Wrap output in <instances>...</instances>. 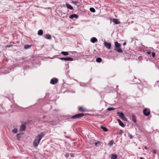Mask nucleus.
<instances>
[{
    "label": "nucleus",
    "mask_w": 159,
    "mask_h": 159,
    "mask_svg": "<svg viewBox=\"0 0 159 159\" xmlns=\"http://www.w3.org/2000/svg\"><path fill=\"white\" fill-rule=\"evenodd\" d=\"M45 134V133L42 132L38 135L33 142V144L34 146L37 147L38 146L41 140Z\"/></svg>",
    "instance_id": "nucleus-1"
},
{
    "label": "nucleus",
    "mask_w": 159,
    "mask_h": 159,
    "mask_svg": "<svg viewBox=\"0 0 159 159\" xmlns=\"http://www.w3.org/2000/svg\"><path fill=\"white\" fill-rule=\"evenodd\" d=\"M84 116V113H79L76 114L72 117L73 119L78 118L82 117Z\"/></svg>",
    "instance_id": "nucleus-2"
},
{
    "label": "nucleus",
    "mask_w": 159,
    "mask_h": 159,
    "mask_svg": "<svg viewBox=\"0 0 159 159\" xmlns=\"http://www.w3.org/2000/svg\"><path fill=\"white\" fill-rule=\"evenodd\" d=\"M60 59L62 60H64L65 61H72L73 60V58L70 57H61L60 58Z\"/></svg>",
    "instance_id": "nucleus-3"
},
{
    "label": "nucleus",
    "mask_w": 159,
    "mask_h": 159,
    "mask_svg": "<svg viewBox=\"0 0 159 159\" xmlns=\"http://www.w3.org/2000/svg\"><path fill=\"white\" fill-rule=\"evenodd\" d=\"M104 46L108 49H110L111 48V43L107 42H105L104 43Z\"/></svg>",
    "instance_id": "nucleus-4"
},
{
    "label": "nucleus",
    "mask_w": 159,
    "mask_h": 159,
    "mask_svg": "<svg viewBox=\"0 0 159 159\" xmlns=\"http://www.w3.org/2000/svg\"><path fill=\"white\" fill-rule=\"evenodd\" d=\"M143 113L145 115L148 116L149 115L150 112L149 111H147V109H145L143 111Z\"/></svg>",
    "instance_id": "nucleus-5"
},
{
    "label": "nucleus",
    "mask_w": 159,
    "mask_h": 159,
    "mask_svg": "<svg viewBox=\"0 0 159 159\" xmlns=\"http://www.w3.org/2000/svg\"><path fill=\"white\" fill-rule=\"evenodd\" d=\"M57 78H55V79H52L50 82V83L52 84H54L56 83L57 81Z\"/></svg>",
    "instance_id": "nucleus-6"
},
{
    "label": "nucleus",
    "mask_w": 159,
    "mask_h": 159,
    "mask_svg": "<svg viewBox=\"0 0 159 159\" xmlns=\"http://www.w3.org/2000/svg\"><path fill=\"white\" fill-rule=\"evenodd\" d=\"M78 16L77 15L75 14L71 15L69 16V18L71 19H73L74 18H78Z\"/></svg>",
    "instance_id": "nucleus-7"
},
{
    "label": "nucleus",
    "mask_w": 159,
    "mask_h": 159,
    "mask_svg": "<svg viewBox=\"0 0 159 159\" xmlns=\"http://www.w3.org/2000/svg\"><path fill=\"white\" fill-rule=\"evenodd\" d=\"M113 23H115L116 24H119L120 23V21L119 20L117 19H113L112 20Z\"/></svg>",
    "instance_id": "nucleus-8"
},
{
    "label": "nucleus",
    "mask_w": 159,
    "mask_h": 159,
    "mask_svg": "<svg viewBox=\"0 0 159 159\" xmlns=\"http://www.w3.org/2000/svg\"><path fill=\"white\" fill-rule=\"evenodd\" d=\"M117 121L119 123V125L123 127H124L125 126V125L119 119H117Z\"/></svg>",
    "instance_id": "nucleus-9"
},
{
    "label": "nucleus",
    "mask_w": 159,
    "mask_h": 159,
    "mask_svg": "<svg viewBox=\"0 0 159 159\" xmlns=\"http://www.w3.org/2000/svg\"><path fill=\"white\" fill-rule=\"evenodd\" d=\"M115 46L116 48H120L121 46V44L116 41L115 42Z\"/></svg>",
    "instance_id": "nucleus-10"
},
{
    "label": "nucleus",
    "mask_w": 159,
    "mask_h": 159,
    "mask_svg": "<svg viewBox=\"0 0 159 159\" xmlns=\"http://www.w3.org/2000/svg\"><path fill=\"white\" fill-rule=\"evenodd\" d=\"M26 128L25 126V125L22 124L21 125L20 128V131H24Z\"/></svg>",
    "instance_id": "nucleus-11"
},
{
    "label": "nucleus",
    "mask_w": 159,
    "mask_h": 159,
    "mask_svg": "<svg viewBox=\"0 0 159 159\" xmlns=\"http://www.w3.org/2000/svg\"><path fill=\"white\" fill-rule=\"evenodd\" d=\"M117 114L121 119L122 118L125 116L122 112H118L117 113Z\"/></svg>",
    "instance_id": "nucleus-12"
},
{
    "label": "nucleus",
    "mask_w": 159,
    "mask_h": 159,
    "mask_svg": "<svg viewBox=\"0 0 159 159\" xmlns=\"http://www.w3.org/2000/svg\"><path fill=\"white\" fill-rule=\"evenodd\" d=\"M91 41L92 43H94L98 41L97 39L95 37H92L91 40Z\"/></svg>",
    "instance_id": "nucleus-13"
},
{
    "label": "nucleus",
    "mask_w": 159,
    "mask_h": 159,
    "mask_svg": "<svg viewBox=\"0 0 159 159\" xmlns=\"http://www.w3.org/2000/svg\"><path fill=\"white\" fill-rule=\"evenodd\" d=\"M44 37L48 39H51V35L49 34H46V36H44Z\"/></svg>",
    "instance_id": "nucleus-14"
},
{
    "label": "nucleus",
    "mask_w": 159,
    "mask_h": 159,
    "mask_svg": "<svg viewBox=\"0 0 159 159\" xmlns=\"http://www.w3.org/2000/svg\"><path fill=\"white\" fill-rule=\"evenodd\" d=\"M115 50L117 51L118 52L121 53L123 52L122 49L120 48H115Z\"/></svg>",
    "instance_id": "nucleus-15"
},
{
    "label": "nucleus",
    "mask_w": 159,
    "mask_h": 159,
    "mask_svg": "<svg viewBox=\"0 0 159 159\" xmlns=\"http://www.w3.org/2000/svg\"><path fill=\"white\" fill-rule=\"evenodd\" d=\"M43 34V30H39L38 32V34L39 35H42Z\"/></svg>",
    "instance_id": "nucleus-16"
},
{
    "label": "nucleus",
    "mask_w": 159,
    "mask_h": 159,
    "mask_svg": "<svg viewBox=\"0 0 159 159\" xmlns=\"http://www.w3.org/2000/svg\"><path fill=\"white\" fill-rule=\"evenodd\" d=\"M100 127L101 128V129L104 131V132H107L108 131L107 129L105 127H103L102 126H100Z\"/></svg>",
    "instance_id": "nucleus-17"
},
{
    "label": "nucleus",
    "mask_w": 159,
    "mask_h": 159,
    "mask_svg": "<svg viewBox=\"0 0 159 159\" xmlns=\"http://www.w3.org/2000/svg\"><path fill=\"white\" fill-rule=\"evenodd\" d=\"M67 7L70 10H73V7L70 4H66Z\"/></svg>",
    "instance_id": "nucleus-18"
},
{
    "label": "nucleus",
    "mask_w": 159,
    "mask_h": 159,
    "mask_svg": "<svg viewBox=\"0 0 159 159\" xmlns=\"http://www.w3.org/2000/svg\"><path fill=\"white\" fill-rule=\"evenodd\" d=\"M117 157V156L116 154H113L111 157V159H116Z\"/></svg>",
    "instance_id": "nucleus-19"
},
{
    "label": "nucleus",
    "mask_w": 159,
    "mask_h": 159,
    "mask_svg": "<svg viewBox=\"0 0 159 159\" xmlns=\"http://www.w3.org/2000/svg\"><path fill=\"white\" fill-rule=\"evenodd\" d=\"M61 54L64 56H67L68 55V52H67L62 51L61 52Z\"/></svg>",
    "instance_id": "nucleus-20"
},
{
    "label": "nucleus",
    "mask_w": 159,
    "mask_h": 159,
    "mask_svg": "<svg viewBox=\"0 0 159 159\" xmlns=\"http://www.w3.org/2000/svg\"><path fill=\"white\" fill-rule=\"evenodd\" d=\"M96 61L98 62H100L102 61V59L100 57H98L96 59Z\"/></svg>",
    "instance_id": "nucleus-21"
},
{
    "label": "nucleus",
    "mask_w": 159,
    "mask_h": 159,
    "mask_svg": "<svg viewBox=\"0 0 159 159\" xmlns=\"http://www.w3.org/2000/svg\"><path fill=\"white\" fill-rule=\"evenodd\" d=\"M132 119L133 121L135 123L136 121V119L135 116L134 115H132Z\"/></svg>",
    "instance_id": "nucleus-22"
},
{
    "label": "nucleus",
    "mask_w": 159,
    "mask_h": 159,
    "mask_svg": "<svg viewBox=\"0 0 159 159\" xmlns=\"http://www.w3.org/2000/svg\"><path fill=\"white\" fill-rule=\"evenodd\" d=\"M78 109L79 111H82V112L85 111L84 109L82 107H79L78 108Z\"/></svg>",
    "instance_id": "nucleus-23"
},
{
    "label": "nucleus",
    "mask_w": 159,
    "mask_h": 159,
    "mask_svg": "<svg viewBox=\"0 0 159 159\" xmlns=\"http://www.w3.org/2000/svg\"><path fill=\"white\" fill-rule=\"evenodd\" d=\"M30 47L31 45H30L28 44L25 45L24 46V48L25 49H26L30 48Z\"/></svg>",
    "instance_id": "nucleus-24"
},
{
    "label": "nucleus",
    "mask_w": 159,
    "mask_h": 159,
    "mask_svg": "<svg viewBox=\"0 0 159 159\" xmlns=\"http://www.w3.org/2000/svg\"><path fill=\"white\" fill-rule=\"evenodd\" d=\"M89 9L90 11L92 12H94L95 11V10L93 8L91 7Z\"/></svg>",
    "instance_id": "nucleus-25"
},
{
    "label": "nucleus",
    "mask_w": 159,
    "mask_h": 159,
    "mask_svg": "<svg viewBox=\"0 0 159 159\" xmlns=\"http://www.w3.org/2000/svg\"><path fill=\"white\" fill-rule=\"evenodd\" d=\"M17 129L16 128H15L13 130H12V132L14 133H17Z\"/></svg>",
    "instance_id": "nucleus-26"
},
{
    "label": "nucleus",
    "mask_w": 159,
    "mask_h": 159,
    "mask_svg": "<svg viewBox=\"0 0 159 159\" xmlns=\"http://www.w3.org/2000/svg\"><path fill=\"white\" fill-rule=\"evenodd\" d=\"M113 141H111L109 142V143H108V145L110 146H111L113 144Z\"/></svg>",
    "instance_id": "nucleus-27"
},
{
    "label": "nucleus",
    "mask_w": 159,
    "mask_h": 159,
    "mask_svg": "<svg viewBox=\"0 0 159 159\" xmlns=\"http://www.w3.org/2000/svg\"><path fill=\"white\" fill-rule=\"evenodd\" d=\"M121 119L125 121H127V119L125 117V116Z\"/></svg>",
    "instance_id": "nucleus-28"
},
{
    "label": "nucleus",
    "mask_w": 159,
    "mask_h": 159,
    "mask_svg": "<svg viewBox=\"0 0 159 159\" xmlns=\"http://www.w3.org/2000/svg\"><path fill=\"white\" fill-rule=\"evenodd\" d=\"M115 109V108L112 107H109L108 108L107 110L108 111H111V110H113Z\"/></svg>",
    "instance_id": "nucleus-29"
},
{
    "label": "nucleus",
    "mask_w": 159,
    "mask_h": 159,
    "mask_svg": "<svg viewBox=\"0 0 159 159\" xmlns=\"http://www.w3.org/2000/svg\"><path fill=\"white\" fill-rule=\"evenodd\" d=\"M128 136L130 139H131L133 138V136L131 134H129Z\"/></svg>",
    "instance_id": "nucleus-30"
},
{
    "label": "nucleus",
    "mask_w": 159,
    "mask_h": 159,
    "mask_svg": "<svg viewBox=\"0 0 159 159\" xmlns=\"http://www.w3.org/2000/svg\"><path fill=\"white\" fill-rule=\"evenodd\" d=\"M78 2L77 1H73L72 2V3L73 4H76L77 3H78Z\"/></svg>",
    "instance_id": "nucleus-31"
},
{
    "label": "nucleus",
    "mask_w": 159,
    "mask_h": 159,
    "mask_svg": "<svg viewBox=\"0 0 159 159\" xmlns=\"http://www.w3.org/2000/svg\"><path fill=\"white\" fill-rule=\"evenodd\" d=\"M155 54L154 52H152V57H154L155 56Z\"/></svg>",
    "instance_id": "nucleus-32"
},
{
    "label": "nucleus",
    "mask_w": 159,
    "mask_h": 159,
    "mask_svg": "<svg viewBox=\"0 0 159 159\" xmlns=\"http://www.w3.org/2000/svg\"><path fill=\"white\" fill-rule=\"evenodd\" d=\"M147 53L148 54H150L151 53V52L150 51H148L147 52Z\"/></svg>",
    "instance_id": "nucleus-33"
},
{
    "label": "nucleus",
    "mask_w": 159,
    "mask_h": 159,
    "mask_svg": "<svg viewBox=\"0 0 159 159\" xmlns=\"http://www.w3.org/2000/svg\"><path fill=\"white\" fill-rule=\"evenodd\" d=\"M20 134H17L16 135V137L18 138H20Z\"/></svg>",
    "instance_id": "nucleus-34"
},
{
    "label": "nucleus",
    "mask_w": 159,
    "mask_h": 159,
    "mask_svg": "<svg viewBox=\"0 0 159 159\" xmlns=\"http://www.w3.org/2000/svg\"><path fill=\"white\" fill-rule=\"evenodd\" d=\"M153 153H154V154H156V150H153Z\"/></svg>",
    "instance_id": "nucleus-35"
},
{
    "label": "nucleus",
    "mask_w": 159,
    "mask_h": 159,
    "mask_svg": "<svg viewBox=\"0 0 159 159\" xmlns=\"http://www.w3.org/2000/svg\"><path fill=\"white\" fill-rule=\"evenodd\" d=\"M126 44V43L125 42H124L123 43V45H125Z\"/></svg>",
    "instance_id": "nucleus-36"
},
{
    "label": "nucleus",
    "mask_w": 159,
    "mask_h": 159,
    "mask_svg": "<svg viewBox=\"0 0 159 159\" xmlns=\"http://www.w3.org/2000/svg\"><path fill=\"white\" fill-rule=\"evenodd\" d=\"M140 159H144L143 157H140Z\"/></svg>",
    "instance_id": "nucleus-37"
},
{
    "label": "nucleus",
    "mask_w": 159,
    "mask_h": 159,
    "mask_svg": "<svg viewBox=\"0 0 159 159\" xmlns=\"http://www.w3.org/2000/svg\"><path fill=\"white\" fill-rule=\"evenodd\" d=\"M144 148L145 149H147V147H144Z\"/></svg>",
    "instance_id": "nucleus-38"
},
{
    "label": "nucleus",
    "mask_w": 159,
    "mask_h": 159,
    "mask_svg": "<svg viewBox=\"0 0 159 159\" xmlns=\"http://www.w3.org/2000/svg\"><path fill=\"white\" fill-rule=\"evenodd\" d=\"M97 143H95V145H97Z\"/></svg>",
    "instance_id": "nucleus-39"
}]
</instances>
